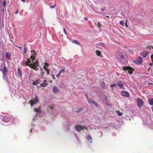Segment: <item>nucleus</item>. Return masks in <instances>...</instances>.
Returning a JSON list of instances; mask_svg holds the SVG:
<instances>
[{
	"mask_svg": "<svg viewBox=\"0 0 153 153\" xmlns=\"http://www.w3.org/2000/svg\"><path fill=\"white\" fill-rule=\"evenodd\" d=\"M96 53L97 55L100 56H101V52L100 51L97 50L96 51Z\"/></svg>",
	"mask_w": 153,
	"mask_h": 153,
	"instance_id": "nucleus-19",
	"label": "nucleus"
},
{
	"mask_svg": "<svg viewBox=\"0 0 153 153\" xmlns=\"http://www.w3.org/2000/svg\"><path fill=\"white\" fill-rule=\"evenodd\" d=\"M101 45L103 47H104V44H101Z\"/></svg>",
	"mask_w": 153,
	"mask_h": 153,
	"instance_id": "nucleus-51",
	"label": "nucleus"
},
{
	"mask_svg": "<svg viewBox=\"0 0 153 153\" xmlns=\"http://www.w3.org/2000/svg\"><path fill=\"white\" fill-rule=\"evenodd\" d=\"M92 104H94V105L96 107H98L99 106L98 104L96 102L94 101L93 102Z\"/></svg>",
	"mask_w": 153,
	"mask_h": 153,
	"instance_id": "nucleus-28",
	"label": "nucleus"
},
{
	"mask_svg": "<svg viewBox=\"0 0 153 153\" xmlns=\"http://www.w3.org/2000/svg\"><path fill=\"white\" fill-rule=\"evenodd\" d=\"M17 73L18 76L20 77H22V71L19 68H18L17 69Z\"/></svg>",
	"mask_w": 153,
	"mask_h": 153,
	"instance_id": "nucleus-14",
	"label": "nucleus"
},
{
	"mask_svg": "<svg viewBox=\"0 0 153 153\" xmlns=\"http://www.w3.org/2000/svg\"><path fill=\"white\" fill-rule=\"evenodd\" d=\"M102 86L103 87V88H106V84L104 82H102Z\"/></svg>",
	"mask_w": 153,
	"mask_h": 153,
	"instance_id": "nucleus-22",
	"label": "nucleus"
},
{
	"mask_svg": "<svg viewBox=\"0 0 153 153\" xmlns=\"http://www.w3.org/2000/svg\"><path fill=\"white\" fill-rule=\"evenodd\" d=\"M85 96H86V97L87 99V100H88V95H87V94H85Z\"/></svg>",
	"mask_w": 153,
	"mask_h": 153,
	"instance_id": "nucleus-46",
	"label": "nucleus"
},
{
	"mask_svg": "<svg viewBox=\"0 0 153 153\" xmlns=\"http://www.w3.org/2000/svg\"><path fill=\"white\" fill-rule=\"evenodd\" d=\"M72 42L79 45H80V43L77 40H74Z\"/></svg>",
	"mask_w": 153,
	"mask_h": 153,
	"instance_id": "nucleus-21",
	"label": "nucleus"
},
{
	"mask_svg": "<svg viewBox=\"0 0 153 153\" xmlns=\"http://www.w3.org/2000/svg\"><path fill=\"white\" fill-rule=\"evenodd\" d=\"M116 85H117L115 83V84H112L111 85L110 87L111 88H113V87H114L115 86H116Z\"/></svg>",
	"mask_w": 153,
	"mask_h": 153,
	"instance_id": "nucleus-31",
	"label": "nucleus"
},
{
	"mask_svg": "<svg viewBox=\"0 0 153 153\" xmlns=\"http://www.w3.org/2000/svg\"><path fill=\"white\" fill-rule=\"evenodd\" d=\"M150 68H149V69H148V71H149V70H150Z\"/></svg>",
	"mask_w": 153,
	"mask_h": 153,
	"instance_id": "nucleus-59",
	"label": "nucleus"
},
{
	"mask_svg": "<svg viewBox=\"0 0 153 153\" xmlns=\"http://www.w3.org/2000/svg\"><path fill=\"white\" fill-rule=\"evenodd\" d=\"M61 74L60 73H59V72L58 73V74L56 75V76L57 77H59L60 76V75H61Z\"/></svg>",
	"mask_w": 153,
	"mask_h": 153,
	"instance_id": "nucleus-35",
	"label": "nucleus"
},
{
	"mask_svg": "<svg viewBox=\"0 0 153 153\" xmlns=\"http://www.w3.org/2000/svg\"><path fill=\"white\" fill-rule=\"evenodd\" d=\"M12 119V117H11L5 116L3 119V121L5 122H8L11 121Z\"/></svg>",
	"mask_w": 153,
	"mask_h": 153,
	"instance_id": "nucleus-10",
	"label": "nucleus"
},
{
	"mask_svg": "<svg viewBox=\"0 0 153 153\" xmlns=\"http://www.w3.org/2000/svg\"><path fill=\"white\" fill-rule=\"evenodd\" d=\"M16 46L17 47V48H19L20 49H21L22 50V49H21V47H20L16 45Z\"/></svg>",
	"mask_w": 153,
	"mask_h": 153,
	"instance_id": "nucleus-44",
	"label": "nucleus"
},
{
	"mask_svg": "<svg viewBox=\"0 0 153 153\" xmlns=\"http://www.w3.org/2000/svg\"><path fill=\"white\" fill-rule=\"evenodd\" d=\"M123 69L124 71H127L128 73L129 74H131L132 73L133 71H134V70L133 68H131L130 67V66H123Z\"/></svg>",
	"mask_w": 153,
	"mask_h": 153,
	"instance_id": "nucleus-1",
	"label": "nucleus"
},
{
	"mask_svg": "<svg viewBox=\"0 0 153 153\" xmlns=\"http://www.w3.org/2000/svg\"><path fill=\"white\" fill-rule=\"evenodd\" d=\"M124 22L123 21H121L120 22V24L122 25L123 26H124Z\"/></svg>",
	"mask_w": 153,
	"mask_h": 153,
	"instance_id": "nucleus-26",
	"label": "nucleus"
},
{
	"mask_svg": "<svg viewBox=\"0 0 153 153\" xmlns=\"http://www.w3.org/2000/svg\"><path fill=\"white\" fill-rule=\"evenodd\" d=\"M143 62V59L141 57L138 56L136 59V63L137 64H141Z\"/></svg>",
	"mask_w": 153,
	"mask_h": 153,
	"instance_id": "nucleus-7",
	"label": "nucleus"
},
{
	"mask_svg": "<svg viewBox=\"0 0 153 153\" xmlns=\"http://www.w3.org/2000/svg\"><path fill=\"white\" fill-rule=\"evenodd\" d=\"M25 64L27 66H29L30 64L28 63L26 61L25 62Z\"/></svg>",
	"mask_w": 153,
	"mask_h": 153,
	"instance_id": "nucleus-38",
	"label": "nucleus"
},
{
	"mask_svg": "<svg viewBox=\"0 0 153 153\" xmlns=\"http://www.w3.org/2000/svg\"><path fill=\"white\" fill-rule=\"evenodd\" d=\"M118 114L119 116H122L123 114V113L120 112L119 111H117Z\"/></svg>",
	"mask_w": 153,
	"mask_h": 153,
	"instance_id": "nucleus-30",
	"label": "nucleus"
},
{
	"mask_svg": "<svg viewBox=\"0 0 153 153\" xmlns=\"http://www.w3.org/2000/svg\"><path fill=\"white\" fill-rule=\"evenodd\" d=\"M88 101L89 103H93V102L92 100L91 99H88Z\"/></svg>",
	"mask_w": 153,
	"mask_h": 153,
	"instance_id": "nucleus-32",
	"label": "nucleus"
},
{
	"mask_svg": "<svg viewBox=\"0 0 153 153\" xmlns=\"http://www.w3.org/2000/svg\"><path fill=\"white\" fill-rule=\"evenodd\" d=\"M149 103L151 105H153V98L149 100Z\"/></svg>",
	"mask_w": 153,
	"mask_h": 153,
	"instance_id": "nucleus-20",
	"label": "nucleus"
},
{
	"mask_svg": "<svg viewBox=\"0 0 153 153\" xmlns=\"http://www.w3.org/2000/svg\"><path fill=\"white\" fill-rule=\"evenodd\" d=\"M44 73L43 72H42L41 73L42 74V75H43L44 74Z\"/></svg>",
	"mask_w": 153,
	"mask_h": 153,
	"instance_id": "nucleus-50",
	"label": "nucleus"
},
{
	"mask_svg": "<svg viewBox=\"0 0 153 153\" xmlns=\"http://www.w3.org/2000/svg\"><path fill=\"white\" fill-rule=\"evenodd\" d=\"M106 17H109V16H107Z\"/></svg>",
	"mask_w": 153,
	"mask_h": 153,
	"instance_id": "nucleus-57",
	"label": "nucleus"
},
{
	"mask_svg": "<svg viewBox=\"0 0 153 153\" xmlns=\"http://www.w3.org/2000/svg\"><path fill=\"white\" fill-rule=\"evenodd\" d=\"M126 27H127L128 26V25H127V23H126Z\"/></svg>",
	"mask_w": 153,
	"mask_h": 153,
	"instance_id": "nucleus-56",
	"label": "nucleus"
},
{
	"mask_svg": "<svg viewBox=\"0 0 153 153\" xmlns=\"http://www.w3.org/2000/svg\"><path fill=\"white\" fill-rule=\"evenodd\" d=\"M33 52H34V53H35L34 55H36V54H35L36 53H35V51H33Z\"/></svg>",
	"mask_w": 153,
	"mask_h": 153,
	"instance_id": "nucleus-54",
	"label": "nucleus"
},
{
	"mask_svg": "<svg viewBox=\"0 0 153 153\" xmlns=\"http://www.w3.org/2000/svg\"><path fill=\"white\" fill-rule=\"evenodd\" d=\"M32 131V129H31L30 130V132H31Z\"/></svg>",
	"mask_w": 153,
	"mask_h": 153,
	"instance_id": "nucleus-55",
	"label": "nucleus"
},
{
	"mask_svg": "<svg viewBox=\"0 0 153 153\" xmlns=\"http://www.w3.org/2000/svg\"><path fill=\"white\" fill-rule=\"evenodd\" d=\"M26 44L25 43V44L24 45V47H26Z\"/></svg>",
	"mask_w": 153,
	"mask_h": 153,
	"instance_id": "nucleus-53",
	"label": "nucleus"
},
{
	"mask_svg": "<svg viewBox=\"0 0 153 153\" xmlns=\"http://www.w3.org/2000/svg\"><path fill=\"white\" fill-rule=\"evenodd\" d=\"M27 50V48L26 47H24L23 52L25 54L26 53Z\"/></svg>",
	"mask_w": 153,
	"mask_h": 153,
	"instance_id": "nucleus-24",
	"label": "nucleus"
},
{
	"mask_svg": "<svg viewBox=\"0 0 153 153\" xmlns=\"http://www.w3.org/2000/svg\"><path fill=\"white\" fill-rule=\"evenodd\" d=\"M8 70L5 66H4L3 68V70L2 71L3 74V78L5 79L6 77L7 76Z\"/></svg>",
	"mask_w": 153,
	"mask_h": 153,
	"instance_id": "nucleus-6",
	"label": "nucleus"
},
{
	"mask_svg": "<svg viewBox=\"0 0 153 153\" xmlns=\"http://www.w3.org/2000/svg\"><path fill=\"white\" fill-rule=\"evenodd\" d=\"M38 61L36 62V63L33 62V64H30L29 67L32 69H33L34 70L37 71L38 70V68L37 67V66H38Z\"/></svg>",
	"mask_w": 153,
	"mask_h": 153,
	"instance_id": "nucleus-2",
	"label": "nucleus"
},
{
	"mask_svg": "<svg viewBox=\"0 0 153 153\" xmlns=\"http://www.w3.org/2000/svg\"><path fill=\"white\" fill-rule=\"evenodd\" d=\"M34 111L36 112H39L40 110L39 108H36L34 109Z\"/></svg>",
	"mask_w": 153,
	"mask_h": 153,
	"instance_id": "nucleus-23",
	"label": "nucleus"
},
{
	"mask_svg": "<svg viewBox=\"0 0 153 153\" xmlns=\"http://www.w3.org/2000/svg\"><path fill=\"white\" fill-rule=\"evenodd\" d=\"M121 94L122 96L125 97H129L130 96V94L127 91H122L121 92Z\"/></svg>",
	"mask_w": 153,
	"mask_h": 153,
	"instance_id": "nucleus-8",
	"label": "nucleus"
},
{
	"mask_svg": "<svg viewBox=\"0 0 153 153\" xmlns=\"http://www.w3.org/2000/svg\"><path fill=\"white\" fill-rule=\"evenodd\" d=\"M65 71V68H63L59 72L61 74V73H64Z\"/></svg>",
	"mask_w": 153,
	"mask_h": 153,
	"instance_id": "nucleus-29",
	"label": "nucleus"
},
{
	"mask_svg": "<svg viewBox=\"0 0 153 153\" xmlns=\"http://www.w3.org/2000/svg\"><path fill=\"white\" fill-rule=\"evenodd\" d=\"M0 71L2 72V68L0 67Z\"/></svg>",
	"mask_w": 153,
	"mask_h": 153,
	"instance_id": "nucleus-49",
	"label": "nucleus"
},
{
	"mask_svg": "<svg viewBox=\"0 0 153 153\" xmlns=\"http://www.w3.org/2000/svg\"><path fill=\"white\" fill-rule=\"evenodd\" d=\"M3 4V7H5L6 4V1H4Z\"/></svg>",
	"mask_w": 153,
	"mask_h": 153,
	"instance_id": "nucleus-33",
	"label": "nucleus"
},
{
	"mask_svg": "<svg viewBox=\"0 0 153 153\" xmlns=\"http://www.w3.org/2000/svg\"><path fill=\"white\" fill-rule=\"evenodd\" d=\"M117 84L118 86H119L120 87L122 88L123 87V83L121 82H119L117 83Z\"/></svg>",
	"mask_w": 153,
	"mask_h": 153,
	"instance_id": "nucleus-18",
	"label": "nucleus"
},
{
	"mask_svg": "<svg viewBox=\"0 0 153 153\" xmlns=\"http://www.w3.org/2000/svg\"><path fill=\"white\" fill-rule=\"evenodd\" d=\"M59 91V90L57 87L56 86H54L53 89V92L54 93H56Z\"/></svg>",
	"mask_w": 153,
	"mask_h": 153,
	"instance_id": "nucleus-16",
	"label": "nucleus"
},
{
	"mask_svg": "<svg viewBox=\"0 0 153 153\" xmlns=\"http://www.w3.org/2000/svg\"><path fill=\"white\" fill-rule=\"evenodd\" d=\"M137 102L138 106L139 107H141L143 105V100L140 98L137 99Z\"/></svg>",
	"mask_w": 153,
	"mask_h": 153,
	"instance_id": "nucleus-9",
	"label": "nucleus"
},
{
	"mask_svg": "<svg viewBox=\"0 0 153 153\" xmlns=\"http://www.w3.org/2000/svg\"><path fill=\"white\" fill-rule=\"evenodd\" d=\"M45 71H47V75L49 74L50 70H49V69H46V70Z\"/></svg>",
	"mask_w": 153,
	"mask_h": 153,
	"instance_id": "nucleus-34",
	"label": "nucleus"
},
{
	"mask_svg": "<svg viewBox=\"0 0 153 153\" xmlns=\"http://www.w3.org/2000/svg\"><path fill=\"white\" fill-rule=\"evenodd\" d=\"M18 10H16V11L15 13V14H17L18 13Z\"/></svg>",
	"mask_w": 153,
	"mask_h": 153,
	"instance_id": "nucleus-48",
	"label": "nucleus"
},
{
	"mask_svg": "<svg viewBox=\"0 0 153 153\" xmlns=\"http://www.w3.org/2000/svg\"><path fill=\"white\" fill-rule=\"evenodd\" d=\"M23 2H25V0H21Z\"/></svg>",
	"mask_w": 153,
	"mask_h": 153,
	"instance_id": "nucleus-52",
	"label": "nucleus"
},
{
	"mask_svg": "<svg viewBox=\"0 0 153 153\" xmlns=\"http://www.w3.org/2000/svg\"><path fill=\"white\" fill-rule=\"evenodd\" d=\"M63 30L64 32V33H65V34L66 35L67 34H66V31L65 29V28H64L63 29Z\"/></svg>",
	"mask_w": 153,
	"mask_h": 153,
	"instance_id": "nucleus-39",
	"label": "nucleus"
},
{
	"mask_svg": "<svg viewBox=\"0 0 153 153\" xmlns=\"http://www.w3.org/2000/svg\"><path fill=\"white\" fill-rule=\"evenodd\" d=\"M101 10L102 11H103L105 10V8H103V9H102Z\"/></svg>",
	"mask_w": 153,
	"mask_h": 153,
	"instance_id": "nucleus-47",
	"label": "nucleus"
},
{
	"mask_svg": "<svg viewBox=\"0 0 153 153\" xmlns=\"http://www.w3.org/2000/svg\"><path fill=\"white\" fill-rule=\"evenodd\" d=\"M75 128L76 130L78 131H80L84 128L85 129H87L85 127V126H81L79 124L77 125L75 127Z\"/></svg>",
	"mask_w": 153,
	"mask_h": 153,
	"instance_id": "nucleus-4",
	"label": "nucleus"
},
{
	"mask_svg": "<svg viewBox=\"0 0 153 153\" xmlns=\"http://www.w3.org/2000/svg\"><path fill=\"white\" fill-rule=\"evenodd\" d=\"M55 4L53 6H50V7L51 8H54L55 7Z\"/></svg>",
	"mask_w": 153,
	"mask_h": 153,
	"instance_id": "nucleus-37",
	"label": "nucleus"
},
{
	"mask_svg": "<svg viewBox=\"0 0 153 153\" xmlns=\"http://www.w3.org/2000/svg\"><path fill=\"white\" fill-rule=\"evenodd\" d=\"M43 68H44V69L45 70V71L46 70V69H48L47 68H46V66L45 65H44V66H43Z\"/></svg>",
	"mask_w": 153,
	"mask_h": 153,
	"instance_id": "nucleus-41",
	"label": "nucleus"
},
{
	"mask_svg": "<svg viewBox=\"0 0 153 153\" xmlns=\"http://www.w3.org/2000/svg\"><path fill=\"white\" fill-rule=\"evenodd\" d=\"M2 11H3V12H4V9H3V10H2Z\"/></svg>",
	"mask_w": 153,
	"mask_h": 153,
	"instance_id": "nucleus-58",
	"label": "nucleus"
},
{
	"mask_svg": "<svg viewBox=\"0 0 153 153\" xmlns=\"http://www.w3.org/2000/svg\"><path fill=\"white\" fill-rule=\"evenodd\" d=\"M123 53L121 52L118 53V55L120 59H121L122 60H123V61L124 60L125 62H123V63L125 64L127 63V61L124 58Z\"/></svg>",
	"mask_w": 153,
	"mask_h": 153,
	"instance_id": "nucleus-5",
	"label": "nucleus"
},
{
	"mask_svg": "<svg viewBox=\"0 0 153 153\" xmlns=\"http://www.w3.org/2000/svg\"><path fill=\"white\" fill-rule=\"evenodd\" d=\"M84 19L85 20H86V21L88 20V18L86 17H84Z\"/></svg>",
	"mask_w": 153,
	"mask_h": 153,
	"instance_id": "nucleus-45",
	"label": "nucleus"
},
{
	"mask_svg": "<svg viewBox=\"0 0 153 153\" xmlns=\"http://www.w3.org/2000/svg\"><path fill=\"white\" fill-rule=\"evenodd\" d=\"M148 48H149L150 49L151 48L153 49V47L151 46H150L149 47L148 46L146 47V49H147Z\"/></svg>",
	"mask_w": 153,
	"mask_h": 153,
	"instance_id": "nucleus-36",
	"label": "nucleus"
},
{
	"mask_svg": "<svg viewBox=\"0 0 153 153\" xmlns=\"http://www.w3.org/2000/svg\"><path fill=\"white\" fill-rule=\"evenodd\" d=\"M39 102V100L37 97L36 96L33 100L30 101L29 103H30L31 105L32 106L36 104Z\"/></svg>",
	"mask_w": 153,
	"mask_h": 153,
	"instance_id": "nucleus-3",
	"label": "nucleus"
},
{
	"mask_svg": "<svg viewBox=\"0 0 153 153\" xmlns=\"http://www.w3.org/2000/svg\"><path fill=\"white\" fill-rule=\"evenodd\" d=\"M52 77L53 78V80H55V78L53 74H52Z\"/></svg>",
	"mask_w": 153,
	"mask_h": 153,
	"instance_id": "nucleus-42",
	"label": "nucleus"
},
{
	"mask_svg": "<svg viewBox=\"0 0 153 153\" xmlns=\"http://www.w3.org/2000/svg\"><path fill=\"white\" fill-rule=\"evenodd\" d=\"M87 138L88 140H92V138L90 135H88L87 136Z\"/></svg>",
	"mask_w": 153,
	"mask_h": 153,
	"instance_id": "nucleus-25",
	"label": "nucleus"
},
{
	"mask_svg": "<svg viewBox=\"0 0 153 153\" xmlns=\"http://www.w3.org/2000/svg\"><path fill=\"white\" fill-rule=\"evenodd\" d=\"M97 25H98V27L99 28L100 27V26H101V25H100V22H98Z\"/></svg>",
	"mask_w": 153,
	"mask_h": 153,
	"instance_id": "nucleus-43",
	"label": "nucleus"
},
{
	"mask_svg": "<svg viewBox=\"0 0 153 153\" xmlns=\"http://www.w3.org/2000/svg\"><path fill=\"white\" fill-rule=\"evenodd\" d=\"M5 57L7 60H10L11 58V55L8 52L6 53L5 54Z\"/></svg>",
	"mask_w": 153,
	"mask_h": 153,
	"instance_id": "nucleus-15",
	"label": "nucleus"
},
{
	"mask_svg": "<svg viewBox=\"0 0 153 153\" xmlns=\"http://www.w3.org/2000/svg\"><path fill=\"white\" fill-rule=\"evenodd\" d=\"M44 83H42L40 84V85L42 87H45L47 86L48 85V84L47 82V81L46 80H45L44 81Z\"/></svg>",
	"mask_w": 153,
	"mask_h": 153,
	"instance_id": "nucleus-13",
	"label": "nucleus"
},
{
	"mask_svg": "<svg viewBox=\"0 0 153 153\" xmlns=\"http://www.w3.org/2000/svg\"><path fill=\"white\" fill-rule=\"evenodd\" d=\"M148 54V52L147 51H143L140 53V55L142 56L143 58H145Z\"/></svg>",
	"mask_w": 153,
	"mask_h": 153,
	"instance_id": "nucleus-12",
	"label": "nucleus"
},
{
	"mask_svg": "<svg viewBox=\"0 0 153 153\" xmlns=\"http://www.w3.org/2000/svg\"><path fill=\"white\" fill-rule=\"evenodd\" d=\"M151 58L152 60V63L150 62V63L149 65H151L153 64V54L152 55H151Z\"/></svg>",
	"mask_w": 153,
	"mask_h": 153,
	"instance_id": "nucleus-27",
	"label": "nucleus"
},
{
	"mask_svg": "<svg viewBox=\"0 0 153 153\" xmlns=\"http://www.w3.org/2000/svg\"><path fill=\"white\" fill-rule=\"evenodd\" d=\"M45 65L46 66H49V64L47 63H45Z\"/></svg>",
	"mask_w": 153,
	"mask_h": 153,
	"instance_id": "nucleus-40",
	"label": "nucleus"
},
{
	"mask_svg": "<svg viewBox=\"0 0 153 153\" xmlns=\"http://www.w3.org/2000/svg\"><path fill=\"white\" fill-rule=\"evenodd\" d=\"M35 55H34V56L32 55V56H31L30 58H29V59H27V62L28 63H29V64H30V62H31L30 59H31V61L32 62V63H33V60H34V59H35Z\"/></svg>",
	"mask_w": 153,
	"mask_h": 153,
	"instance_id": "nucleus-11",
	"label": "nucleus"
},
{
	"mask_svg": "<svg viewBox=\"0 0 153 153\" xmlns=\"http://www.w3.org/2000/svg\"><path fill=\"white\" fill-rule=\"evenodd\" d=\"M40 82V80L39 79H37L35 81L33 82V85H36L37 84L39 83Z\"/></svg>",
	"mask_w": 153,
	"mask_h": 153,
	"instance_id": "nucleus-17",
	"label": "nucleus"
}]
</instances>
